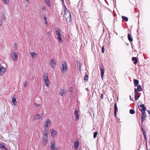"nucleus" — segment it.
<instances>
[{"label":"nucleus","mask_w":150,"mask_h":150,"mask_svg":"<svg viewBox=\"0 0 150 150\" xmlns=\"http://www.w3.org/2000/svg\"><path fill=\"white\" fill-rule=\"evenodd\" d=\"M62 4L64 5L65 9L64 10V17L66 18V20L67 22H70L71 21V15L70 11L69 9L67 8L66 6L64 4V0H61Z\"/></svg>","instance_id":"nucleus-1"},{"label":"nucleus","mask_w":150,"mask_h":150,"mask_svg":"<svg viewBox=\"0 0 150 150\" xmlns=\"http://www.w3.org/2000/svg\"><path fill=\"white\" fill-rule=\"evenodd\" d=\"M62 67L61 68V70L62 73L66 72L67 70V65L66 61L63 62L62 63Z\"/></svg>","instance_id":"nucleus-2"},{"label":"nucleus","mask_w":150,"mask_h":150,"mask_svg":"<svg viewBox=\"0 0 150 150\" xmlns=\"http://www.w3.org/2000/svg\"><path fill=\"white\" fill-rule=\"evenodd\" d=\"M43 78L44 81L46 84V85L47 87H48L49 86L50 83L48 79V75H43Z\"/></svg>","instance_id":"nucleus-3"},{"label":"nucleus","mask_w":150,"mask_h":150,"mask_svg":"<svg viewBox=\"0 0 150 150\" xmlns=\"http://www.w3.org/2000/svg\"><path fill=\"white\" fill-rule=\"evenodd\" d=\"M50 147L51 150H59L58 147H55V143L54 140L51 142Z\"/></svg>","instance_id":"nucleus-4"},{"label":"nucleus","mask_w":150,"mask_h":150,"mask_svg":"<svg viewBox=\"0 0 150 150\" xmlns=\"http://www.w3.org/2000/svg\"><path fill=\"white\" fill-rule=\"evenodd\" d=\"M99 68L100 71V75L102 79H103L104 74V71L105 69L102 64L100 65Z\"/></svg>","instance_id":"nucleus-5"},{"label":"nucleus","mask_w":150,"mask_h":150,"mask_svg":"<svg viewBox=\"0 0 150 150\" xmlns=\"http://www.w3.org/2000/svg\"><path fill=\"white\" fill-rule=\"evenodd\" d=\"M11 55L13 60L15 62L17 61L18 58L17 54L15 52H14L11 54Z\"/></svg>","instance_id":"nucleus-6"},{"label":"nucleus","mask_w":150,"mask_h":150,"mask_svg":"<svg viewBox=\"0 0 150 150\" xmlns=\"http://www.w3.org/2000/svg\"><path fill=\"white\" fill-rule=\"evenodd\" d=\"M50 63L51 67L54 69L56 65V63L55 59H52L50 60Z\"/></svg>","instance_id":"nucleus-7"},{"label":"nucleus","mask_w":150,"mask_h":150,"mask_svg":"<svg viewBox=\"0 0 150 150\" xmlns=\"http://www.w3.org/2000/svg\"><path fill=\"white\" fill-rule=\"evenodd\" d=\"M137 88L134 89V93H137V92H140L142 90V86L140 85H138Z\"/></svg>","instance_id":"nucleus-8"},{"label":"nucleus","mask_w":150,"mask_h":150,"mask_svg":"<svg viewBox=\"0 0 150 150\" xmlns=\"http://www.w3.org/2000/svg\"><path fill=\"white\" fill-rule=\"evenodd\" d=\"M51 122L49 118H47L45 122L44 127H48V125H51Z\"/></svg>","instance_id":"nucleus-9"},{"label":"nucleus","mask_w":150,"mask_h":150,"mask_svg":"<svg viewBox=\"0 0 150 150\" xmlns=\"http://www.w3.org/2000/svg\"><path fill=\"white\" fill-rule=\"evenodd\" d=\"M51 132V136L53 138L57 134V133L56 131L54 130L53 129H52L50 130Z\"/></svg>","instance_id":"nucleus-10"},{"label":"nucleus","mask_w":150,"mask_h":150,"mask_svg":"<svg viewBox=\"0 0 150 150\" xmlns=\"http://www.w3.org/2000/svg\"><path fill=\"white\" fill-rule=\"evenodd\" d=\"M5 68L0 65V75L3 74L5 71Z\"/></svg>","instance_id":"nucleus-11"},{"label":"nucleus","mask_w":150,"mask_h":150,"mask_svg":"<svg viewBox=\"0 0 150 150\" xmlns=\"http://www.w3.org/2000/svg\"><path fill=\"white\" fill-rule=\"evenodd\" d=\"M0 147L1 149H4V150H8L7 149L5 146V144L4 142L0 143Z\"/></svg>","instance_id":"nucleus-12"},{"label":"nucleus","mask_w":150,"mask_h":150,"mask_svg":"<svg viewBox=\"0 0 150 150\" xmlns=\"http://www.w3.org/2000/svg\"><path fill=\"white\" fill-rule=\"evenodd\" d=\"M79 111L77 110H76L74 112V114L75 117V120H78L79 119V115L78 113Z\"/></svg>","instance_id":"nucleus-13"},{"label":"nucleus","mask_w":150,"mask_h":150,"mask_svg":"<svg viewBox=\"0 0 150 150\" xmlns=\"http://www.w3.org/2000/svg\"><path fill=\"white\" fill-rule=\"evenodd\" d=\"M139 110L141 111L145 110L146 108L144 106V105L142 104L141 105L139 106Z\"/></svg>","instance_id":"nucleus-14"},{"label":"nucleus","mask_w":150,"mask_h":150,"mask_svg":"<svg viewBox=\"0 0 150 150\" xmlns=\"http://www.w3.org/2000/svg\"><path fill=\"white\" fill-rule=\"evenodd\" d=\"M114 115L115 117L116 115V112L118 111V108L117 104H114Z\"/></svg>","instance_id":"nucleus-15"},{"label":"nucleus","mask_w":150,"mask_h":150,"mask_svg":"<svg viewBox=\"0 0 150 150\" xmlns=\"http://www.w3.org/2000/svg\"><path fill=\"white\" fill-rule=\"evenodd\" d=\"M132 60L134 62V64H136L138 62V60L136 57H133L132 58Z\"/></svg>","instance_id":"nucleus-16"},{"label":"nucleus","mask_w":150,"mask_h":150,"mask_svg":"<svg viewBox=\"0 0 150 150\" xmlns=\"http://www.w3.org/2000/svg\"><path fill=\"white\" fill-rule=\"evenodd\" d=\"M134 85L135 87L137 86L139 84V81L137 79H134L133 80Z\"/></svg>","instance_id":"nucleus-17"},{"label":"nucleus","mask_w":150,"mask_h":150,"mask_svg":"<svg viewBox=\"0 0 150 150\" xmlns=\"http://www.w3.org/2000/svg\"><path fill=\"white\" fill-rule=\"evenodd\" d=\"M57 39L59 42H62L63 40L61 37L62 36V35L61 34H59L57 35Z\"/></svg>","instance_id":"nucleus-18"},{"label":"nucleus","mask_w":150,"mask_h":150,"mask_svg":"<svg viewBox=\"0 0 150 150\" xmlns=\"http://www.w3.org/2000/svg\"><path fill=\"white\" fill-rule=\"evenodd\" d=\"M128 40L130 41V42H132L133 41V38L132 37H131V35L129 33L128 34Z\"/></svg>","instance_id":"nucleus-19"},{"label":"nucleus","mask_w":150,"mask_h":150,"mask_svg":"<svg viewBox=\"0 0 150 150\" xmlns=\"http://www.w3.org/2000/svg\"><path fill=\"white\" fill-rule=\"evenodd\" d=\"M55 31L56 34L57 35H58L61 34L59 29L57 27H56L55 29Z\"/></svg>","instance_id":"nucleus-20"},{"label":"nucleus","mask_w":150,"mask_h":150,"mask_svg":"<svg viewBox=\"0 0 150 150\" xmlns=\"http://www.w3.org/2000/svg\"><path fill=\"white\" fill-rule=\"evenodd\" d=\"M146 117V115H142L141 116L142 122H143L145 120Z\"/></svg>","instance_id":"nucleus-21"},{"label":"nucleus","mask_w":150,"mask_h":150,"mask_svg":"<svg viewBox=\"0 0 150 150\" xmlns=\"http://www.w3.org/2000/svg\"><path fill=\"white\" fill-rule=\"evenodd\" d=\"M76 63L77 67L78 68H79V70L81 71V65L80 64V62L79 61H77Z\"/></svg>","instance_id":"nucleus-22"},{"label":"nucleus","mask_w":150,"mask_h":150,"mask_svg":"<svg viewBox=\"0 0 150 150\" xmlns=\"http://www.w3.org/2000/svg\"><path fill=\"white\" fill-rule=\"evenodd\" d=\"M122 19L123 20H124L126 22H127L128 21V18L127 17H126L125 16H122Z\"/></svg>","instance_id":"nucleus-23"},{"label":"nucleus","mask_w":150,"mask_h":150,"mask_svg":"<svg viewBox=\"0 0 150 150\" xmlns=\"http://www.w3.org/2000/svg\"><path fill=\"white\" fill-rule=\"evenodd\" d=\"M40 118H41V117L39 115V114H37L35 116L34 120H36Z\"/></svg>","instance_id":"nucleus-24"},{"label":"nucleus","mask_w":150,"mask_h":150,"mask_svg":"<svg viewBox=\"0 0 150 150\" xmlns=\"http://www.w3.org/2000/svg\"><path fill=\"white\" fill-rule=\"evenodd\" d=\"M47 5L49 6L50 7L51 6V4L50 0H44Z\"/></svg>","instance_id":"nucleus-25"},{"label":"nucleus","mask_w":150,"mask_h":150,"mask_svg":"<svg viewBox=\"0 0 150 150\" xmlns=\"http://www.w3.org/2000/svg\"><path fill=\"white\" fill-rule=\"evenodd\" d=\"M48 137V134L44 133L42 137V139H47Z\"/></svg>","instance_id":"nucleus-26"},{"label":"nucleus","mask_w":150,"mask_h":150,"mask_svg":"<svg viewBox=\"0 0 150 150\" xmlns=\"http://www.w3.org/2000/svg\"><path fill=\"white\" fill-rule=\"evenodd\" d=\"M44 127L45 131L44 133L48 134V132L49 130L48 127Z\"/></svg>","instance_id":"nucleus-27"},{"label":"nucleus","mask_w":150,"mask_h":150,"mask_svg":"<svg viewBox=\"0 0 150 150\" xmlns=\"http://www.w3.org/2000/svg\"><path fill=\"white\" fill-rule=\"evenodd\" d=\"M79 145V142L78 141H77L76 142H75V144L74 145V147H76V148L78 147Z\"/></svg>","instance_id":"nucleus-28"},{"label":"nucleus","mask_w":150,"mask_h":150,"mask_svg":"<svg viewBox=\"0 0 150 150\" xmlns=\"http://www.w3.org/2000/svg\"><path fill=\"white\" fill-rule=\"evenodd\" d=\"M44 19L45 21V23L46 24H47L46 16L45 14L44 15Z\"/></svg>","instance_id":"nucleus-29"},{"label":"nucleus","mask_w":150,"mask_h":150,"mask_svg":"<svg viewBox=\"0 0 150 150\" xmlns=\"http://www.w3.org/2000/svg\"><path fill=\"white\" fill-rule=\"evenodd\" d=\"M64 89H61L59 92V94L61 96H62L64 93Z\"/></svg>","instance_id":"nucleus-30"},{"label":"nucleus","mask_w":150,"mask_h":150,"mask_svg":"<svg viewBox=\"0 0 150 150\" xmlns=\"http://www.w3.org/2000/svg\"><path fill=\"white\" fill-rule=\"evenodd\" d=\"M135 112V111L134 110L132 109H131L129 110V113L131 114H133Z\"/></svg>","instance_id":"nucleus-31"},{"label":"nucleus","mask_w":150,"mask_h":150,"mask_svg":"<svg viewBox=\"0 0 150 150\" xmlns=\"http://www.w3.org/2000/svg\"><path fill=\"white\" fill-rule=\"evenodd\" d=\"M88 75L86 74L85 75L84 77V80L85 81H87L88 80Z\"/></svg>","instance_id":"nucleus-32"},{"label":"nucleus","mask_w":150,"mask_h":150,"mask_svg":"<svg viewBox=\"0 0 150 150\" xmlns=\"http://www.w3.org/2000/svg\"><path fill=\"white\" fill-rule=\"evenodd\" d=\"M139 97V95H137V93H135L134 98L136 100H137L138 99Z\"/></svg>","instance_id":"nucleus-33"},{"label":"nucleus","mask_w":150,"mask_h":150,"mask_svg":"<svg viewBox=\"0 0 150 150\" xmlns=\"http://www.w3.org/2000/svg\"><path fill=\"white\" fill-rule=\"evenodd\" d=\"M43 139V143H45V145L47 144V139Z\"/></svg>","instance_id":"nucleus-34"},{"label":"nucleus","mask_w":150,"mask_h":150,"mask_svg":"<svg viewBox=\"0 0 150 150\" xmlns=\"http://www.w3.org/2000/svg\"><path fill=\"white\" fill-rule=\"evenodd\" d=\"M30 54L31 55V57H34L35 55L37 54L35 53L34 52H30Z\"/></svg>","instance_id":"nucleus-35"},{"label":"nucleus","mask_w":150,"mask_h":150,"mask_svg":"<svg viewBox=\"0 0 150 150\" xmlns=\"http://www.w3.org/2000/svg\"><path fill=\"white\" fill-rule=\"evenodd\" d=\"M12 100L13 103H15V102H16V99L15 98H12Z\"/></svg>","instance_id":"nucleus-36"},{"label":"nucleus","mask_w":150,"mask_h":150,"mask_svg":"<svg viewBox=\"0 0 150 150\" xmlns=\"http://www.w3.org/2000/svg\"><path fill=\"white\" fill-rule=\"evenodd\" d=\"M98 132H94L93 134V138H95L97 136Z\"/></svg>","instance_id":"nucleus-37"},{"label":"nucleus","mask_w":150,"mask_h":150,"mask_svg":"<svg viewBox=\"0 0 150 150\" xmlns=\"http://www.w3.org/2000/svg\"><path fill=\"white\" fill-rule=\"evenodd\" d=\"M4 3L5 4H8L9 2V0H3Z\"/></svg>","instance_id":"nucleus-38"},{"label":"nucleus","mask_w":150,"mask_h":150,"mask_svg":"<svg viewBox=\"0 0 150 150\" xmlns=\"http://www.w3.org/2000/svg\"><path fill=\"white\" fill-rule=\"evenodd\" d=\"M142 115H146V113L145 112V110H143L141 111Z\"/></svg>","instance_id":"nucleus-39"},{"label":"nucleus","mask_w":150,"mask_h":150,"mask_svg":"<svg viewBox=\"0 0 150 150\" xmlns=\"http://www.w3.org/2000/svg\"><path fill=\"white\" fill-rule=\"evenodd\" d=\"M73 88L72 87H71L69 88V91L71 93H73Z\"/></svg>","instance_id":"nucleus-40"},{"label":"nucleus","mask_w":150,"mask_h":150,"mask_svg":"<svg viewBox=\"0 0 150 150\" xmlns=\"http://www.w3.org/2000/svg\"><path fill=\"white\" fill-rule=\"evenodd\" d=\"M24 86L25 87H26L27 85V81H25L24 82Z\"/></svg>","instance_id":"nucleus-41"},{"label":"nucleus","mask_w":150,"mask_h":150,"mask_svg":"<svg viewBox=\"0 0 150 150\" xmlns=\"http://www.w3.org/2000/svg\"><path fill=\"white\" fill-rule=\"evenodd\" d=\"M104 52V46H103L102 48V52L103 53Z\"/></svg>","instance_id":"nucleus-42"},{"label":"nucleus","mask_w":150,"mask_h":150,"mask_svg":"<svg viewBox=\"0 0 150 150\" xmlns=\"http://www.w3.org/2000/svg\"><path fill=\"white\" fill-rule=\"evenodd\" d=\"M43 114H44V112H43L42 113H41L40 115H40V116L41 118L42 117V116Z\"/></svg>","instance_id":"nucleus-43"},{"label":"nucleus","mask_w":150,"mask_h":150,"mask_svg":"<svg viewBox=\"0 0 150 150\" xmlns=\"http://www.w3.org/2000/svg\"><path fill=\"white\" fill-rule=\"evenodd\" d=\"M42 9L44 10L45 11H46V8H45V7L44 6H43L42 7Z\"/></svg>","instance_id":"nucleus-44"},{"label":"nucleus","mask_w":150,"mask_h":150,"mask_svg":"<svg viewBox=\"0 0 150 150\" xmlns=\"http://www.w3.org/2000/svg\"><path fill=\"white\" fill-rule=\"evenodd\" d=\"M40 106V104H38V105H37V104H35V107H36V106Z\"/></svg>","instance_id":"nucleus-45"},{"label":"nucleus","mask_w":150,"mask_h":150,"mask_svg":"<svg viewBox=\"0 0 150 150\" xmlns=\"http://www.w3.org/2000/svg\"><path fill=\"white\" fill-rule=\"evenodd\" d=\"M103 94H101L100 96V98L102 99L103 98Z\"/></svg>","instance_id":"nucleus-46"},{"label":"nucleus","mask_w":150,"mask_h":150,"mask_svg":"<svg viewBox=\"0 0 150 150\" xmlns=\"http://www.w3.org/2000/svg\"><path fill=\"white\" fill-rule=\"evenodd\" d=\"M146 111H147L148 114L150 115V111L149 110H146Z\"/></svg>","instance_id":"nucleus-47"},{"label":"nucleus","mask_w":150,"mask_h":150,"mask_svg":"<svg viewBox=\"0 0 150 150\" xmlns=\"http://www.w3.org/2000/svg\"><path fill=\"white\" fill-rule=\"evenodd\" d=\"M25 0L26 1H27L28 3H29L30 2V0Z\"/></svg>","instance_id":"nucleus-48"},{"label":"nucleus","mask_w":150,"mask_h":150,"mask_svg":"<svg viewBox=\"0 0 150 150\" xmlns=\"http://www.w3.org/2000/svg\"><path fill=\"white\" fill-rule=\"evenodd\" d=\"M2 24V21L0 20V25H1Z\"/></svg>","instance_id":"nucleus-49"},{"label":"nucleus","mask_w":150,"mask_h":150,"mask_svg":"<svg viewBox=\"0 0 150 150\" xmlns=\"http://www.w3.org/2000/svg\"><path fill=\"white\" fill-rule=\"evenodd\" d=\"M144 136H146V134L145 132H144L143 133Z\"/></svg>","instance_id":"nucleus-50"},{"label":"nucleus","mask_w":150,"mask_h":150,"mask_svg":"<svg viewBox=\"0 0 150 150\" xmlns=\"http://www.w3.org/2000/svg\"><path fill=\"white\" fill-rule=\"evenodd\" d=\"M142 131L143 132V133L144 132H145V131L144 130V129H142Z\"/></svg>","instance_id":"nucleus-51"},{"label":"nucleus","mask_w":150,"mask_h":150,"mask_svg":"<svg viewBox=\"0 0 150 150\" xmlns=\"http://www.w3.org/2000/svg\"><path fill=\"white\" fill-rule=\"evenodd\" d=\"M129 97H130V100H132V101H133V99H132V98H131V96L130 95L129 96Z\"/></svg>","instance_id":"nucleus-52"},{"label":"nucleus","mask_w":150,"mask_h":150,"mask_svg":"<svg viewBox=\"0 0 150 150\" xmlns=\"http://www.w3.org/2000/svg\"><path fill=\"white\" fill-rule=\"evenodd\" d=\"M76 147H74L75 150H78V147H77L76 148H75Z\"/></svg>","instance_id":"nucleus-53"},{"label":"nucleus","mask_w":150,"mask_h":150,"mask_svg":"<svg viewBox=\"0 0 150 150\" xmlns=\"http://www.w3.org/2000/svg\"><path fill=\"white\" fill-rule=\"evenodd\" d=\"M144 128V127L143 126V125H142V127H141V128H142V129H143Z\"/></svg>","instance_id":"nucleus-54"},{"label":"nucleus","mask_w":150,"mask_h":150,"mask_svg":"<svg viewBox=\"0 0 150 150\" xmlns=\"http://www.w3.org/2000/svg\"><path fill=\"white\" fill-rule=\"evenodd\" d=\"M146 149L147 150V144H146Z\"/></svg>","instance_id":"nucleus-55"},{"label":"nucleus","mask_w":150,"mask_h":150,"mask_svg":"<svg viewBox=\"0 0 150 150\" xmlns=\"http://www.w3.org/2000/svg\"><path fill=\"white\" fill-rule=\"evenodd\" d=\"M13 104V105L14 106H15L17 104Z\"/></svg>","instance_id":"nucleus-56"},{"label":"nucleus","mask_w":150,"mask_h":150,"mask_svg":"<svg viewBox=\"0 0 150 150\" xmlns=\"http://www.w3.org/2000/svg\"><path fill=\"white\" fill-rule=\"evenodd\" d=\"M146 136H144V137L145 138V139H146Z\"/></svg>","instance_id":"nucleus-57"},{"label":"nucleus","mask_w":150,"mask_h":150,"mask_svg":"<svg viewBox=\"0 0 150 150\" xmlns=\"http://www.w3.org/2000/svg\"><path fill=\"white\" fill-rule=\"evenodd\" d=\"M115 33H116V34L117 35H118V33H117L116 32H115Z\"/></svg>","instance_id":"nucleus-58"},{"label":"nucleus","mask_w":150,"mask_h":150,"mask_svg":"<svg viewBox=\"0 0 150 150\" xmlns=\"http://www.w3.org/2000/svg\"><path fill=\"white\" fill-rule=\"evenodd\" d=\"M105 2L108 3L107 1L106 0H105Z\"/></svg>","instance_id":"nucleus-59"},{"label":"nucleus","mask_w":150,"mask_h":150,"mask_svg":"<svg viewBox=\"0 0 150 150\" xmlns=\"http://www.w3.org/2000/svg\"><path fill=\"white\" fill-rule=\"evenodd\" d=\"M149 119H150V115L149 116Z\"/></svg>","instance_id":"nucleus-60"},{"label":"nucleus","mask_w":150,"mask_h":150,"mask_svg":"<svg viewBox=\"0 0 150 150\" xmlns=\"http://www.w3.org/2000/svg\"><path fill=\"white\" fill-rule=\"evenodd\" d=\"M118 98L117 97V100H118Z\"/></svg>","instance_id":"nucleus-61"},{"label":"nucleus","mask_w":150,"mask_h":150,"mask_svg":"<svg viewBox=\"0 0 150 150\" xmlns=\"http://www.w3.org/2000/svg\"><path fill=\"white\" fill-rule=\"evenodd\" d=\"M139 149H137V150H139Z\"/></svg>","instance_id":"nucleus-62"},{"label":"nucleus","mask_w":150,"mask_h":150,"mask_svg":"<svg viewBox=\"0 0 150 150\" xmlns=\"http://www.w3.org/2000/svg\"><path fill=\"white\" fill-rule=\"evenodd\" d=\"M98 1H99V0H98Z\"/></svg>","instance_id":"nucleus-63"},{"label":"nucleus","mask_w":150,"mask_h":150,"mask_svg":"<svg viewBox=\"0 0 150 150\" xmlns=\"http://www.w3.org/2000/svg\"><path fill=\"white\" fill-rule=\"evenodd\" d=\"M147 150H148V149H147Z\"/></svg>","instance_id":"nucleus-64"}]
</instances>
